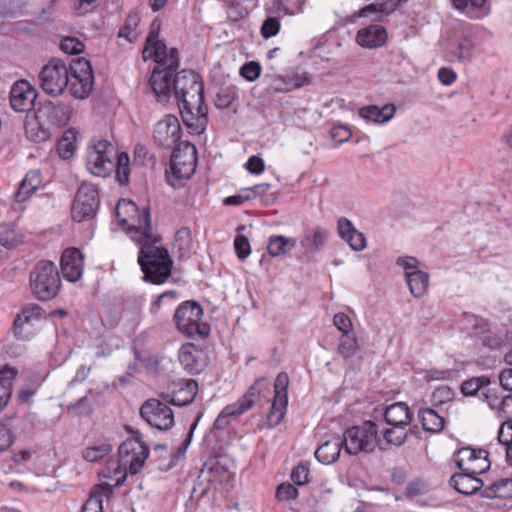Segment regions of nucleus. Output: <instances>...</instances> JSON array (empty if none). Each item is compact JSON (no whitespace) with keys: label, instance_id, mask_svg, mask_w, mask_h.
I'll use <instances>...</instances> for the list:
<instances>
[{"label":"nucleus","instance_id":"f257e3e1","mask_svg":"<svg viewBox=\"0 0 512 512\" xmlns=\"http://www.w3.org/2000/svg\"><path fill=\"white\" fill-rule=\"evenodd\" d=\"M160 23L153 21L143 49V58L153 59L159 64L150 77V85L159 99L176 95V70L179 66L178 51L172 48L167 52L166 45L158 39Z\"/></svg>","mask_w":512,"mask_h":512},{"label":"nucleus","instance_id":"f03ea898","mask_svg":"<svg viewBox=\"0 0 512 512\" xmlns=\"http://www.w3.org/2000/svg\"><path fill=\"white\" fill-rule=\"evenodd\" d=\"M175 85V98L184 124L193 133H202L207 124L208 109L204 104V86L200 76L183 70L177 74Z\"/></svg>","mask_w":512,"mask_h":512},{"label":"nucleus","instance_id":"7ed1b4c3","mask_svg":"<svg viewBox=\"0 0 512 512\" xmlns=\"http://www.w3.org/2000/svg\"><path fill=\"white\" fill-rule=\"evenodd\" d=\"M129 164V155L126 152L118 153L108 140L93 141L87 147L86 167L95 176L107 177L115 170L119 184L126 185L129 182Z\"/></svg>","mask_w":512,"mask_h":512},{"label":"nucleus","instance_id":"20e7f679","mask_svg":"<svg viewBox=\"0 0 512 512\" xmlns=\"http://www.w3.org/2000/svg\"><path fill=\"white\" fill-rule=\"evenodd\" d=\"M158 236L154 237L152 241H146L140 246L138 256V263L144 273V279L153 284H161L171 274L172 260L168 251L160 244Z\"/></svg>","mask_w":512,"mask_h":512},{"label":"nucleus","instance_id":"39448f33","mask_svg":"<svg viewBox=\"0 0 512 512\" xmlns=\"http://www.w3.org/2000/svg\"><path fill=\"white\" fill-rule=\"evenodd\" d=\"M61 279L53 262H39L30 274V287L35 297L41 301L54 298L60 289Z\"/></svg>","mask_w":512,"mask_h":512},{"label":"nucleus","instance_id":"423d86ee","mask_svg":"<svg viewBox=\"0 0 512 512\" xmlns=\"http://www.w3.org/2000/svg\"><path fill=\"white\" fill-rule=\"evenodd\" d=\"M342 440L345 452L349 455L371 453L379 443L377 425L366 421L361 426L351 427L345 431Z\"/></svg>","mask_w":512,"mask_h":512},{"label":"nucleus","instance_id":"0eeeda50","mask_svg":"<svg viewBox=\"0 0 512 512\" xmlns=\"http://www.w3.org/2000/svg\"><path fill=\"white\" fill-rule=\"evenodd\" d=\"M203 310L194 301H185L175 311L174 320L178 330L188 336L204 337L209 334L210 327L202 321Z\"/></svg>","mask_w":512,"mask_h":512},{"label":"nucleus","instance_id":"6e6552de","mask_svg":"<svg viewBox=\"0 0 512 512\" xmlns=\"http://www.w3.org/2000/svg\"><path fill=\"white\" fill-rule=\"evenodd\" d=\"M149 448L138 438L127 439L118 450L119 467L130 474H137L148 457Z\"/></svg>","mask_w":512,"mask_h":512},{"label":"nucleus","instance_id":"1a4fd4ad","mask_svg":"<svg viewBox=\"0 0 512 512\" xmlns=\"http://www.w3.org/2000/svg\"><path fill=\"white\" fill-rule=\"evenodd\" d=\"M69 91L78 99H85L91 93L94 75L91 63L84 58H77L70 65Z\"/></svg>","mask_w":512,"mask_h":512},{"label":"nucleus","instance_id":"9d476101","mask_svg":"<svg viewBox=\"0 0 512 512\" xmlns=\"http://www.w3.org/2000/svg\"><path fill=\"white\" fill-rule=\"evenodd\" d=\"M42 89L50 95H60L69 84V68L60 60L45 65L39 75Z\"/></svg>","mask_w":512,"mask_h":512},{"label":"nucleus","instance_id":"9b49d317","mask_svg":"<svg viewBox=\"0 0 512 512\" xmlns=\"http://www.w3.org/2000/svg\"><path fill=\"white\" fill-rule=\"evenodd\" d=\"M99 207L98 191L93 184L83 183L77 190L72 206V218L77 222L92 219Z\"/></svg>","mask_w":512,"mask_h":512},{"label":"nucleus","instance_id":"f8f14e48","mask_svg":"<svg viewBox=\"0 0 512 512\" xmlns=\"http://www.w3.org/2000/svg\"><path fill=\"white\" fill-rule=\"evenodd\" d=\"M140 415L150 426L158 430L165 431L174 426V413L167 401L148 399L142 404Z\"/></svg>","mask_w":512,"mask_h":512},{"label":"nucleus","instance_id":"ddd939ff","mask_svg":"<svg viewBox=\"0 0 512 512\" xmlns=\"http://www.w3.org/2000/svg\"><path fill=\"white\" fill-rule=\"evenodd\" d=\"M196 147L189 142H181L171 157L172 175L177 179H189L197 165Z\"/></svg>","mask_w":512,"mask_h":512},{"label":"nucleus","instance_id":"4468645a","mask_svg":"<svg viewBox=\"0 0 512 512\" xmlns=\"http://www.w3.org/2000/svg\"><path fill=\"white\" fill-rule=\"evenodd\" d=\"M266 385L263 379H259L252 385L245 395L235 404L226 406L215 420V427L223 429L230 423V418L239 416L252 408L255 403L256 396L260 393V386Z\"/></svg>","mask_w":512,"mask_h":512},{"label":"nucleus","instance_id":"2eb2a0df","mask_svg":"<svg viewBox=\"0 0 512 512\" xmlns=\"http://www.w3.org/2000/svg\"><path fill=\"white\" fill-rule=\"evenodd\" d=\"M289 377L281 372L277 375L274 383V398L271 409L267 416V427L274 428L281 423L288 405Z\"/></svg>","mask_w":512,"mask_h":512},{"label":"nucleus","instance_id":"dca6fc26","mask_svg":"<svg viewBox=\"0 0 512 512\" xmlns=\"http://www.w3.org/2000/svg\"><path fill=\"white\" fill-rule=\"evenodd\" d=\"M454 461L461 471L477 475L485 473L490 467L488 452L483 449L461 448L455 452Z\"/></svg>","mask_w":512,"mask_h":512},{"label":"nucleus","instance_id":"f3484780","mask_svg":"<svg viewBox=\"0 0 512 512\" xmlns=\"http://www.w3.org/2000/svg\"><path fill=\"white\" fill-rule=\"evenodd\" d=\"M119 224L128 231L131 239L137 245L146 241H152L157 236L152 231L150 212L147 208H144L142 212L138 210L136 215L121 218V223Z\"/></svg>","mask_w":512,"mask_h":512},{"label":"nucleus","instance_id":"a211bd4d","mask_svg":"<svg viewBox=\"0 0 512 512\" xmlns=\"http://www.w3.org/2000/svg\"><path fill=\"white\" fill-rule=\"evenodd\" d=\"M119 224L128 231L131 239L137 245L146 241H152L157 236L152 231L150 212L147 208H144L142 212L138 210L136 215L121 218V223Z\"/></svg>","mask_w":512,"mask_h":512},{"label":"nucleus","instance_id":"6ab92c4d","mask_svg":"<svg viewBox=\"0 0 512 512\" xmlns=\"http://www.w3.org/2000/svg\"><path fill=\"white\" fill-rule=\"evenodd\" d=\"M154 142L161 148L169 149L181 138V126L177 117L167 115L155 124Z\"/></svg>","mask_w":512,"mask_h":512},{"label":"nucleus","instance_id":"aec40b11","mask_svg":"<svg viewBox=\"0 0 512 512\" xmlns=\"http://www.w3.org/2000/svg\"><path fill=\"white\" fill-rule=\"evenodd\" d=\"M37 98L35 89L25 80L17 81L10 91L11 107L17 112H28Z\"/></svg>","mask_w":512,"mask_h":512},{"label":"nucleus","instance_id":"412c9836","mask_svg":"<svg viewBox=\"0 0 512 512\" xmlns=\"http://www.w3.org/2000/svg\"><path fill=\"white\" fill-rule=\"evenodd\" d=\"M178 358L183 368L191 374L200 373L207 365L206 353L192 343L181 346Z\"/></svg>","mask_w":512,"mask_h":512},{"label":"nucleus","instance_id":"4be33fe9","mask_svg":"<svg viewBox=\"0 0 512 512\" xmlns=\"http://www.w3.org/2000/svg\"><path fill=\"white\" fill-rule=\"evenodd\" d=\"M61 271L63 277L75 282L79 280L83 274V255L76 248L66 249L61 257Z\"/></svg>","mask_w":512,"mask_h":512},{"label":"nucleus","instance_id":"5701e85b","mask_svg":"<svg viewBox=\"0 0 512 512\" xmlns=\"http://www.w3.org/2000/svg\"><path fill=\"white\" fill-rule=\"evenodd\" d=\"M388 38L386 29L377 24H371L358 30L355 41L364 48L373 49L383 46Z\"/></svg>","mask_w":512,"mask_h":512},{"label":"nucleus","instance_id":"b1692460","mask_svg":"<svg viewBox=\"0 0 512 512\" xmlns=\"http://www.w3.org/2000/svg\"><path fill=\"white\" fill-rule=\"evenodd\" d=\"M475 43L471 34L463 32L449 46L448 57L451 61L467 62L473 57Z\"/></svg>","mask_w":512,"mask_h":512},{"label":"nucleus","instance_id":"393cba45","mask_svg":"<svg viewBox=\"0 0 512 512\" xmlns=\"http://www.w3.org/2000/svg\"><path fill=\"white\" fill-rule=\"evenodd\" d=\"M450 485L461 494L472 495L481 489L483 483L477 474L461 471L450 478Z\"/></svg>","mask_w":512,"mask_h":512},{"label":"nucleus","instance_id":"a878e982","mask_svg":"<svg viewBox=\"0 0 512 512\" xmlns=\"http://www.w3.org/2000/svg\"><path fill=\"white\" fill-rule=\"evenodd\" d=\"M113 490L109 484H100L90 492L81 512H104L103 503L108 501Z\"/></svg>","mask_w":512,"mask_h":512},{"label":"nucleus","instance_id":"bb28decb","mask_svg":"<svg viewBox=\"0 0 512 512\" xmlns=\"http://www.w3.org/2000/svg\"><path fill=\"white\" fill-rule=\"evenodd\" d=\"M198 384L195 380H186L180 387L173 391L172 394L166 395V401L176 406H186L190 404L196 397Z\"/></svg>","mask_w":512,"mask_h":512},{"label":"nucleus","instance_id":"cd10ccee","mask_svg":"<svg viewBox=\"0 0 512 512\" xmlns=\"http://www.w3.org/2000/svg\"><path fill=\"white\" fill-rule=\"evenodd\" d=\"M381 431L378 447L381 450H387L390 445L401 446L405 443L408 436V426L389 425Z\"/></svg>","mask_w":512,"mask_h":512},{"label":"nucleus","instance_id":"c85d7f7f","mask_svg":"<svg viewBox=\"0 0 512 512\" xmlns=\"http://www.w3.org/2000/svg\"><path fill=\"white\" fill-rule=\"evenodd\" d=\"M343 445L342 438L334 436L318 447L315 457L323 464H332L339 458Z\"/></svg>","mask_w":512,"mask_h":512},{"label":"nucleus","instance_id":"c756f323","mask_svg":"<svg viewBox=\"0 0 512 512\" xmlns=\"http://www.w3.org/2000/svg\"><path fill=\"white\" fill-rule=\"evenodd\" d=\"M455 9L471 19H480L489 13L487 0H452Z\"/></svg>","mask_w":512,"mask_h":512},{"label":"nucleus","instance_id":"7c9ffc66","mask_svg":"<svg viewBox=\"0 0 512 512\" xmlns=\"http://www.w3.org/2000/svg\"><path fill=\"white\" fill-rule=\"evenodd\" d=\"M384 418L387 425L409 426L412 414L406 403L397 402L385 409Z\"/></svg>","mask_w":512,"mask_h":512},{"label":"nucleus","instance_id":"2f4dec72","mask_svg":"<svg viewBox=\"0 0 512 512\" xmlns=\"http://www.w3.org/2000/svg\"><path fill=\"white\" fill-rule=\"evenodd\" d=\"M485 401L498 418H506L512 410V396H499L495 391L487 389Z\"/></svg>","mask_w":512,"mask_h":512},{"label":"nucleus","instance_id":"473e14b6","mask_svg":"<svg viewBox=\"0 0 512 512\" xmlns=\"http://www.w3.org/2000/svg\"><path fill=\"white\" fill-rule=\"evenodd\" d=\"M395 114V106L393 104H386L383 107L367 106L359 110L361 118L371 121L373 123H386L393 118Z\"/></svg>","mask_w":512,"mask_h":512},{"label":"nucleus","instance_id":"72a5a7b5","mask_svg":"<svg viewBox=\"0 0 512 512\" xmlns=\"http://www.w3.org/2000/svg\"><path fill=\"white\" fill-rule=\"evenodd\" d=\"M41 185L40 173L36 170L29 171L20 183L15 193V202L21 204L25 202Z\"/></svg>","mask_w":512,"mask_h":512},{"label":"nucleus","instance_id":"f704fd0d","mask_svg":"<svg viewBox=\"0 0 512 512\" xmlns=\"http://www.w3.org/2000/svg\"><path fill=\"white\" fill-rule=\"evenodd\" d=\"M41 316V308L37 305L25 307L14 321V333L19 339H24L23 330L25 325H31L34 320Z\"/></svg>","mask_w":512,"mask_h":512},{"label":"nucleus","instance_id":"c9c22d12","mask_svg":"<svg viewBox=\"0 0 512 512\" xmlns=\"http://www.w3.org/2000/svg\"><path fill=\"white\" fill-rule=\"evenodd\" d=\"M296 243L294 238L275 235L269 238L267 250L272 257L284 256L296 247Z\"/></svg>","mask_w":512,"mask_h":512},{"label":"nucleus","instance_id":"e433bc0d","mask_svg":"<svg viewBox=\"0 0 512 512\" xmlns=\"http://www.w3.org/2000/svg\"><path fill=\"white\" fill-rule=\"evenodd\" d=\"M326 237V231L321 228H316L312 234H306L301 240L305 255L310 257L321 250L325 245Z\"/></svg>","mask_w":512,"mask_h":512},{"label":"nucleus","instance_id":"4c0bfd02","mask_svg":"<svg viewBox=\"0 0 512 512\" xmlns=\"http://www.w3.org/2000/svg\"><path fill=\"white\" fill-rule=\"evenodd\" d=\"M407 285L410 293L420 298L424 296L429 287V275L427 272L420 270L417 273L411 274L406 278Z\"/></svg>","mask_w":512,"mask_h":512},{"label":"nucleus","instance_id":"58836bf2","mask_svg":"<svg viewBox=\"0 0 512 512\" xmlns=\"http://www.w3.org/2000/svg\"><path fill=\"white\" fill-rule=\"evenodd\" d=\"M173 248L180 257H186L191 253L193 249V236L190 228L182 227L176 232Z\"/></svg>","mask_w":512,"mask_h":512},{"label":"nucleus","instance_id":"ea45409f","mask_svg":"<svg viewBox=\"0 0 512 512\" xmlns=\"http://www.w3.org/2000/svg\"><path fill=\"white\" fill-rule=\"evenodd\" d=\"M419 419L426 431L439 432L444 426V419L431 408L419 410Z\"/></svg>","mask_w":512,"mask_h":512},{"label":"nucleus","instance_id":"a19ab883","mask_svg":"<svg viewBox=\"0 0 512 512\" xmlns=\"http://www.w3.org/2000/svg\"><path fill=\"white\" fill-rule=\"evenodd\" d=\"M359 350L358 338L355 333L341 334L338 340L337 353L344 359L352 358Z\"/></svg>","mask_w":512,"mask_h":512},{"label":"nucleus","instance_id":"79ce46f5","mask_svg":"<svg viewBox=\"0 0 512 512\" xmlns=\"http://www.w3.org/2000/svg\"><path fill=\"white\" fill-rule=\"evenodd\" d=\"M76 132L67 130L57 143V151L62 159H69L76 150Z\"/></svg>","mask_w":512,"mask_h":512},{"label":"nucleus","instance_id":"37998d69","mask_svg":"<svg viewBox=\"0 0 512 512\" xmlns=\"http://www.w3.org/2000/svg\"><path fill=\"white\" fill-rule=\"evenodd\" d=\"M66 107L63 105H55L52 102H46L41 107L39 113L43 116H47L48 120L52 124H60L68 119L65 114Z\"/></svg>","mask_w":512,"mask_h":512},{"label":"nucleus","instance_id":"c03bdc74","mask_svg":"<svg viewBox=\"0 0 512 512\" xmlns=\"http://www.w3.org/2000/svg\"><path fill=\"white\" fill-rule=\"evenodd\" d=\"M23 241V235L14 226L5 225L0 229V244L8 249L15 248Z\"/></svg>","mask_w":512,"mask_h":512},{"label":"nucleus","instance_id":"a18cd8bd","mask_svg":"<svg viewBox=\"0 0 512 512\" xmlns=\"http://www.w3.org/2000/svg\"><path fill=\"white\" fill-rule=\"evenodd\" d=\"M140 22V17L136 13L130 14L124 26L119 31V37L125 38L128 42H133L138 37L137 27Z\"/></svg>","mask_w":512,"mask_h":512},{"label":"nucleus","instance_id":"49530a36","mask_svg":"<svg viewBox=\"0 0 512 512\" xmlns=\"http://www.w3.org/2000/svg\"><path fill=\"white\" fill-rule=\"evenodd\" d=\"M237 97V89L235 87L221 88L216 95L215 106L220 109H226Z\"/></svg>","mask_w":512,"mask_h":512},{"label":"nucleus","instance_id":"de8ad7c7","mask_svg":"<svg viewBox=\"0 0 512 512\" xmlns=\"http://www.w3.org/2000/svg\"><path fill=\"white\" fill-rule=\"evenodd\" d=\"M498 442L504 446L506 459L508 460V450L512 447V420L508 419L501 423L498 434Z\"/></svg>","mask_w":512,"mask_h":512},{"label":"nucleus","instance_id":"09e8293b","mask_svg":"<svg viewBox=\"0 0 512 512\" xmlns=\"http://www.w3.org/2000/svg\"><path fill=\"white\" fill-rule=\"evenodd\" d=\"M489 383V379L485 376L472 378L463 382L461 391L464 395L473 396L477 394L481 388L487 387Z\"/></svg>","mask_w":512,"mask_h":512},{"label":"nucleus","instance_id":"8fccbe9b","mask_svg":"<svg viewBox=\"0 0 512 512\" xmlns=\"http://www.w3.org/2000/svg\"><path fill=\"white\" fill-rule=\"evenodd\" d=\"M269 87L275 92H290L299 88L300 84L291 78L276 76L271 79Z\"/></svg>","mask_w":512,"mask_h":512},{"label":"nucleus","instance_id":"3c124183","mask_svg":"<svg viewBox=\"0 0 512 512\" xmlns=\"http://www.w3.org/2000/svg\"><path fill=\"white\" fill-rule=\"evenodd\" d=\"M111 446L109 444H100L93 447H88L83 451V457L86 461L95 462L102 459L109 454Z\"/></svg>","mask_w":512,"mask_h":512},{"label":"nucleus","instance_id":"603ef678","mask_svg":"<svg viewBox=\"0 0 512 512\" xmlns=\"http://www.w3.org/2000/svg\"><path fill=\"white\" fill-rule=\"evenodd\" d=\"M138 210L137 205L133 201L126 199L120 200L116 206V218L118 223H121V218L136 215Z\"/></svg>","mask_w":512,"mask_h":512},{"label":"nucleus","instance_id":"864d4df0","mask_svg":"<svg viewBox=\"0 0 512 512\" xmlns=\"http://www.w3.org/2000/svg\"><path fill=\"white\" fill-rule=\"evenodd\" d=\"M396 264L399 267H402L404 270L405 278H407L410 273L414 274L420 271L419 269V261L415 257L412 256H404L399 257L396 260Z\"/></svg>","mask_w":512,"mask_h":512},{"label":"nucleus","instance_id":"5fc2aeb1","mask_svg":"<svg viewBox=\"0 0 512 512\" xmlns=\"http://www.w3.org/2000/svg\"><path fill=\"white\" fill-rule=\"evenodd\" d=\"M261 73V66L258 62L250 61L245 63L240 69V75L247 81H255Z\"/></svg>","mask_w":512,"mask_h":512},{"label":"nucleus","instance_id":"6e6d98bb","mask_svg":"<svg viewBox=\"0 0 512 512\" xmlns=\"http://www.w3.org/2000/svg\"><path fill=\"white\" fill-rule=\"evenodd\" d=\"M61 50L66 54H79L84 50V44L75 37H66L61 41Z\"/></svg>","mask_w":512,"mask_h":512},{"label":"nucleus","instance_id":"4d7b16f0","mask_svg":"<svg viewBox=\"0 0 512 512\" xmlns=\"http://www.w3.org/2000/svg\"><path fill=\"white\" fill-rule=\"evenodd\" d=\"M333 324L342 334L353 333L352 321L345 313H336L333 317Z\"/></svg>","mask_w":512,"mask_h":512},{"label":"nucleus","instance_id":"13d9d810","mask_svg":"<svg viewBox=\"0 0 512 512\" xmlns=\"http://www.w3.org/2000/svg\"><path fill=\"white\" fill-rule=\"evenodd\" d=\"M383 15L384 14L382 13V10H380L378 2H376V3H371V4L364 6L358 12H356L353 16L358 17V18L373 16L372 20L379 21L382 19Z\"/></svg>","mask_w":512,"mask_h":512},{"label":"nucleus","instance_id":"bf43d9fd","mask_svg":"<svg viewBox=\"0 0 512 512\" xmlns=\"http://www.w3.org/2000/svg\"><path fill=\"white\" fill-rule=\"evenodd\" d=\"M280 30V21L276 17L267 18L261 26V35L268 39L278 34Z\"/></svg>","mask_w":512,"mask_h":512},{"label":"nucleus","instance_id":"052dcab7","mask_svg":"<svg viewBox=\"0 0 512 512\" xmlns=\"http://www.w3.org/2000/svg\"><path fill=\"white\" fill-rule=\"evenodd\" d=\"M287 4L288 0H268L266 10L281 16L293 15Z\"/></svg>","mask_w":512,"mask_h":512},{"label":"nucleus","instance_id":"680f3d73","mask_svg":"<svg viewBox=\"0 0 512 512\" xmlns=\"http://www.w3.org/2000/svg\"><path fill=\"white\" fill-rule=\"evenodd\" d=\"M134 161L141 166H153L155 162L146 147L139 144L134 149Z\"/></svg>","mask_w":512,"mask_h":512},{"label":"nucleus","instance_id":"e2e57ef3","mask_svg":"<svg viewBox=\"0 0 512 512\" xmlns=\"http://www.w3.org/2000/svg\"><path fill=\"white\" fill-rule=\"evenodd\" d=\"M234 248L239 259H246L251 253V247L245 236L238 235L234 240Z\"/></svg>","mask_w":512,"mask_h":512},{"label":"nucleus","instance_id":"0e129e2a","mask_svg":"<svg viewBox=\"0 0 512 512\" xmlns=\"http://www.w3.org/2000/svg\"><path fill=\"white\" fill-rule=\"evenodd\" d=\"M298 495L297 488L290 483H283L277 487L276 497L280 501H289L295 499Z\"/></svg>","mask_w":512,"mask_h":512},{"label":"nucleus","instance_id":"69168bd1","mask_svg":"<svg viewBox=\"0 0 512 512\" xmlns=\"http://www.w3.org/2000/svg\"><path fill=\"white\" fill-rule=\"evenodd\" d=\"M351 135H352V133H351L350 129L347 126L342 125V124L334 125L330 131L331 138L339 144H342V143L348 141L350 139Z\"/></svg>","mask_w":512,"mask_h":512},{"label":"nucleus","instance_id":"338daca9","mask_svg":"<svg viewBox=\"0 0 512 512\" xmlns=\"http://www.w3.org/2000/svg\"><path fill=\"white\" fill-rule=\"evenodd\" d=\"M13 443L12 429L8 424L0 423V452L7 450Z\"/></svg>","mask_w":512,"mask_h":512},{"label":"nucleus","instance_id":"774afa93","mask_svg":"<svg viewBox=\"0 0 512 512\" xmlns=\"http://www.w3.org/2000/svg\"><path fill=\"white\" fill-rule=\"evenodd\" d=\"M247 14L248 12L242 4L235 1L229 2L227 6V15L231 20L237 21L244 18Z\"/></svg>","mask_w":512,"mask_h":512}]
</instances>
